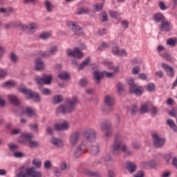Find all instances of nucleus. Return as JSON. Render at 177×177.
<instances>
[{"instance_id":"nucleus-39","label":"nucleus","mask_w":177,"mask_h":177,"mask_svg":"<svg viewBox=\"0 0 177 177\" xmlns=\"http://www.w3.org/2000/svg\"><path fill=\"white\" fill-rule=\"evenodd\" d=\"M82 154V148L81 147H77V148L75 150L73 153V157L75 158H78V157H81Z\"/></svg>"},{"instance_id":"nucleus-18","label":"nucleus","mask_w":177,"mask_h":177,"mask_svg":"<svg viewBox=\"0 0 177 177\" xmlns=\"http://www.w3.org/2000/svg\"><path fill=\"white\" fill-rule=\"evenodd\" d=\"M55 129L58 132L60 131H67L68 129V123L67 121H64L62 123L60 124H55Z\"/></svg>"},{"instance_id":"nucleus-61","label":"nucleus","mask_w":177,"mask_h":177,"mask_svg":"<svg viewBox=\"0 0 177 177\" xmlns=\"http://www.w3.org/2000/svg\"><path fill=\"white\" fill-rule=\"evenodd\" d=\"M94 9L96 10V12H100L102 9H103V4L102 3H97L94 6Z\"/></svg>"},{"instance_id":"nucleus-64","label":"nucleus","mask_w":177,"mask_h":177,"mask_svg":"<svg viewBox=\"0 0 177 177\" xmlns=\"http://www.w3.org/2000/svg\"><path fill=\"white\" fill-rule=\"evenodd\" d=\"M8 75V72L3 69L0 68V78H5Z\"/></svg>"},{"instance_id":"nucleus-52","label":"nucleus","mask_w":177,"mask_h":177,"mask_svg":"<svg viewBox=\"0 0 177 177\" xmlns=\"http://www.w3.org/2000/svg\"><path fill=\"white\" fill-rule=\"evenodd\" d=\"M139 71H140V68L138 66H136L132 68L131 73L133 75H138V74H139Z\"/></svg>"},{"instance_id":"nucleus-14","label":"nucleus","mask_w":177,"mask_h":177,"mask_svg":"<svg viewBox=\"0 0 177 177\" xmlns=\"http://www.w3.org/2000/svg\"><path fill=\"white\" fill-rule=\"evenodd\" d=\"M159 29L162 32H169L172 30V25L169 21H164L160 23Z\"/></svg>"},{"instance_id":"nucleus-8","label":"nucleus","mask_w":177,"mask_h":177,"mask_svg":"<svg viewBox=\"0 0 177 177\" xmlns=\"http://www.w3.org/2000/svg\"><path fill=\"white\" fill-rule=\"evenodd\" d=\"M68 28L73 34V35H77V37H81L84 35V31H82V28L78 26V24L73 21H70L68 24Z\"/></svg>"},{"instance_id":"nucleus-9","label":"nucleus","mask_w":177,"mask_h":177,"mask_svg":"<svg viewBox=\"0 0 177 177\" xmlns=\"http://www.w3.org/2000/svg\"><path fill=\"white\" fill-rule=\"evenodd\" d=\"M34 80L38 85H50L52 82V75H44L42 77L35 75Z\"/></svg>"},{"instance_id":"nucleus-19","label":"nucleus","mask_w":177,"mask_h":177,"mask_svg":"<svg viewBox=\"0 0 177 177\" xmlns=\"http://www.w3.org/2000/svg\"><path fill=\"white\" fill-rule=\"evenodd\" d=\"M26 30L29 35H32L37 30H38V25L36 23H30L29 25H27Z\"/></svg>"},{"instance_id":"nucleus-45","label":"nucleus","mask_w":177,"mask_h":177,"mask_svg":"<svg viewBox=\"0 0 177 177\" xmlns=\"http://www.w3.org/2000/svg\"><path fill=\"white\" fill-rule=\"evenodd\" d=\"M111 135H113V131L109 129L106 130V132L102 136V138H103L104 140H107V139H109V138H110V136H111Z\"/></svg>"},{"instance_id":"nucleus-17","label":"nucleus","mask_w":177,"mask_h":177,"mask_svg":"<svg viewBox=\"0 0 177 177\" xmlns=\"http://www.w3.org/2000/svg\"><path fill=\"white\" fill-rule=\"evenodd\" d=\"M35 68L36 71H41L45 68V62L42 61V59L37 58L35 60Z\"/></svg>"},{"instance_id":"nucleus-30","label":"nucleus","mask_w":177,"mask_h":177,"mask_svg":"<svg viewBox=\"0 0 177 177\" xmlns=\"http://www.w3.org/2000/svg\"><path fill=\"white\" fill-rule=\"evenodd\" d=\"M150 109V104L147 103L141 105L140 109V113L141 114H146V113H149V110Z\"/></svg>"},{"instance_id":"nucleus-47","label":"nucleus","mask_w":177,"mask_h":177,"mask_svg":"<svg viewBox=\"0 0 177 177\" xmlns=\"http://www.w3.org/2000/svg\"><path fill=\"white\" fill-rule=\"evenodd\" d=\"M32 165H35L36 168H41V167H42V162H41L40 160L34 159L32 160Z\"/></svg>"},{"instance_id":"nucleus-53","label":"nucleus","mask_w":177,"mask_h":177,"mask_svg":"<svg viewBox=\"0 0 177 177\" xmlns=\"http://www.w3.org/2000/svg\"><path fill=\"white\" fill-rule=\"evenodd\" d=\"M154 88H156V86L153 83H149L147 85V91H148V92H153Z\"/></svg>"},{"instance_id":"nucleus-37","label":"nucleus","mask_w":177,"mask_h":177,"mask_svg":"<svg viewBox=\"0 0 177 177\" xmlns=\"http://www.w3.org/2000/svg\"><path fill=\"white\" fill-rule=\"evenodd\" d=\"M103 64H105L106 66H107L109 70H114V73H118V71H120V68H118V67L114 68V65L113 64V63L104 62Z\"/></svg>"},{"instance_id":"nucleus-35","label":"nucleus","mask_w":177,"mask_h":177,"mask_svg":"<svg viewBox=\"0 0 177 177\" xmlns=\"http://www.w3.org/2000/svg\"><path fill=\"white\" fill-rule=\"evenodd\" d=\"M9 59L12 63H17L19 62V57H17L16 53L13 51L10 53Z\"/></svg>"},{"instance_id":"nucleus-23","label":"nucleus","mask_w":177,"mask_h":177,"mask_svg":"<svg viewBox=\"0 0 177 177\" xmlns=\"http://www.w3.org/2000/svg\"><path fill=\"white\" fill-rule=\"evenodd\" d=\"M153 19L156 23H162V21H165V17L160 12L154 14Z\"/></svg>"},{"instance_id":"nucleus-54","label":"nucleus","mask_w":177,"mask_h":177,"mask_svg":"<svg viewBox=\"0 0 177 177\" xmlns=\"http://www.w3.org/2000/svg\"><path fill=\"white\" fill-rule=\"evenodd\" d=\"M147 165H149L150 167H154L156 165V161L151 160L149 162H142L143 167H146Z\"/></svg>"},{"instance_id":"nucleus-32","label":"nucleus","mask_w":177,"mask_h":177,"mask_svg":"<svg viewBox=\"0 0 177 177\" xmlns=\"http://www.w3.org/2000/svg\"><path fill=\"white\" fill-rule=\"evenodd\" d=\"M91 13V10L88 8L81 7L77 9V15H89Z\"/></svg>"},{"instance_id":"nucleus-3","label":"nucleus","mask_w":177,"mask_h":177,"mask_svg":"<svg viewBox=\"0 0 177 177\" xmlns=\"http://www.w3.org/2000/svg\"><path fill=\"white\" fill-rule=\"evenodd\" d=\"M24 167L20 168V171L16 174V177H42V173L37 170L35 167H30L23 171Z\"/></svg>"},{"instance_id":"nucleus-24","label":"nucleus","mask_w":177,"mask_h":177,"mask_svg":"<svg viewBox=\"0 0 177 177\" xmlns=\"http://www.w3.org/2000/svg\"><path fill=\"white\" fill-rule=\"evenodd\" d=\"M126 168L130 174H133L136 171V165L131 161H127L126 162Z\"/></svg>"},{"instance_id":"nucleus-38","label":"nucleus","mask_w":177,"mask_h":177,"mask_svg":"<svg viewBox=\"0 0 177 177\" xmlns=\"http://www.w3.org/2000/svg\"><path fill=\"white\" fill-rule=\"evenodd\" d=\"M63 102V96L59 95H56L53 99V104H59Z\"/></svg>"},{"instance_id":"nucleus-43","label":"nucleus","mask_w":177,"mask_h":177,"mask_svg":"<svg viewBox=\"0 0 177 177\" xmlns=\"http://www.w3.org/2000/svg\"><path fill=\"white\" fill-rule=\"evenodd\" d=\"M162 59H165L167 60V62H171L172 61V57H171V55L167 53H164L162 55H160Z\"/></svg>"},{"instance_id":"nucleus-44","label":"nucleus","mask_w":177,"mask_h":177,"mask_svg":"<svg viewBox=\"0 0 177 177\" xmlns=\"http://www.w3.org/2000/svg\"><path fill=\"white\" fill-rule=\"evenodd\" d=\"M16 28H20L22 31H26L27 30V25H24L20 22H16Z\"/></svg>"},{"instance_id":"nucleus-16","label":"nucleus","mask_w":177,"mask_h":177,"mask_svg":"<svg viewBox=\"0 0 177 177\" xmlns=\"http://www.w3.org/2000/svg\"><path fill=\"white\" fill-rule=\"evenodd\" d=\"M67 55L71 57H75V59H81L82 57V53L80 51L78 48H75L73 51H68Z\"/></svg>"},{"instance_id":"nucleus-58","label":"nucleus","mask_w":177,"mask_h":177,"mask_svg":"<svg viewBox=\"0 0 177 177\" xmlns=\"http://www.w3.org/2000/svg\"><path fill=\"white\" fill-rule=\"evenodd\" d=\"M80 86L85 87L88 85V80L86 79H81L79 83Z\"/></svg>"},{"instance_id":"nucleus-59","label":"nucleus","mask_w":177,"mask_h":177,"mask_svg":"<svg viewBox=\"0 0 177 177\" xmlns=\"http://www.w3.org/2000/svg\"><path fill=\"white\" fill-rule=\"evenodd\" d=\"M109 15L111 17H113V19H115L120 16V13L117 11H109Z\"/></svg>"},{"instance_id":"nucleus-11","label":"nucleus","mask_w":177,"mask_h":177,"mask_svg":"<svg viewBox=\"0 0 177 177\" xmlns=\"http://www.w3.org/2000/svg\"><path fill=\"white\" fill-rule=\"evenodd\" d=\"M151 137L153 140V146L156 149H160L164 146L165 139L160 138L157 133H152Z\"/></svg>"},{"instance_id":"nucleus-48","label":"nucleus","mask_w":177,"mask_h":177,"mask_svg":"<svg viewBox=\"0 0 177 177\" xmlns=\"http://www.w3.org/2000/svg\"><path fill=\"white\" fill-rule=\"evenodd\" d=\"M6 30H10L12 28H16V22H10L5 25Z\"/></svg>"},{"instance_id":"nucleus-7","label":"nucleus","mask_w":177,"mask_h":177,"mask_svg":"<svg viewBox=\"0 0 177 177\" xmlns=\"http://www.w3.org/2000/svg\"><path fill=\"white\" fill-rule=\"evenodd\" d=\"M104 107L102 109L103 113H111L114 110V100L110 95L104 97Z\"/></svg>"},{"instance_id":"nucleus-40","label":"nucleus","mask_w":177,"mask_h":177,"mask_svg":"<svg viewBox=\"0 0 177 177\" xmlns=\"http://www.w3.org/2000/svg\"><path fill=\"white\" fill-rule=\"evenodd\" d=\"M59 169L63 171H67V169H70V167L67 165V162L66 161H62L59 164Z\"/></svg>"},{"instance_id":"nucleus-5","label":"nucleus","mask_w":177,"mask_h":177,"mask_svg":"<svg viewBox=\"0 0 177 177\" xmlns=\"http://www.w3.org/2000/svg\"><path fill=\"white\" fill-rule=\"evenodd\" d=\"M127 82L130 86L129 92L131 93H135L136 96H142L143 94V86L135 84L132 79L129 80Z\"/></svg>"},{"instance_id":"nucleus-13","label":"nucleus","mask_w":177,"mask_h":177,"mask_svg":"<svg viewBox=\"0 0 177 177\" xmlns=\"http://www.w3.org/2000/svg\"><path fill=\"white\" fill-rule=\"evenodd\" d=\"M80 135H81L80 131H75L71 134L69 142L71 146H75V145L78 143V141L80 140Z\"/></svg>"},{"instance_id":"nucleus-10","label":"nucleus","mask_w":177,"mask_h":177,"mask_svg":"<svg viewBox=\"0 0 177 177\" xmlns=\"http://www.w3.org/2000/svg\"><path fill=\"white\" fill-rule=\"evenodd\" d=\"M82 136L87 142H95V140H96V131L93 129H87L84 130Z\"/></svg>"},{"instance_id":"nucleus-49","label":"nucleus","mask_w":177,"mask_h":177,"mask_svg":"<svg viewBox=\"0 0 177 177\" xmlns=\"http://www.w3.org/2000/svg\"><path fill=\"white\" fill-rule=\"evenodd\" d=\"M44 167L45 169H50L52 168V162L50 160L44 161Z\"/></svg>"},{"instance_id":"nucleus-51","label":"nucleus","mask_w":177,"mask_h":177,"mask_svg":"<svg viewBox=\"0 0 177 177\" xmlns=\"http://www.w3.org/2000/svg\"><path fill=\"white\" fill-rule=\"evenodd\" d=\"M149 111H150L152 115H156V114H157V112H158L157 107H156V106H154L151 104H150Z\"/></svg>"},{"instance_id":"nucleus-26","label":"nucleus","mask_w":177,"mask_h":177,"mask_svg":"<svg viewBox=\"0 0 177 177\" xmlns=\"http://www.w3.org/2000/svg\"><path fill=\"white\" fill-rule=\"evenodd\" d=\"M111 127V122L110 120H104L100 124V129L102 131H108Z\"/></svg>"},{"instance_id":"nucleus-20","label":"nucleus","mask_w":177,"mask_h":177,"mask_svg":"<svg viewBox=\"0 0 177 177\" xmlns=\"http://www.w3.org/2000/svg\"><path fill=\"white\" fill-rule=\"evenodd\" d=\"M57 53V46H53L48 48V50L44 53L43 56L44 57H46V56H53Z\"/></svg>"},{"instance_id":"nucleus-31","label":"nucleus","mask_w":177,"mask_h":177,"mask_svg":"<svg viewBox=\"0 0 177 177\" xmlns=\"http://www.w3.org/2000/svg\"><path fill=\"white\" fill-rule=\"evenodd\" d=\"M89 62H91V57H87L79 66L78 70H84V68L86 67L88 64H89Z\"/></svg>"},{"instance_id":"nucleus-6","label":"nucleus","mask_w":177,"mask_h":177,"mask_svg":"<svg viewBox=\"0 0 177 177\" xmlns=\"http://www.w3.org/2000/svg\"><path fill=\"white\" fill-rule=\"evenodd\" d=\"M22 138L27 140L28 146L30 149H38L39 147V142L32 140L34 138L32 133H24L22 134Z\"/></svg>"},{"instance_id":"nucleus-27","label":"nucleus","mask_w":177,"mask_h":177,"mask_svg":"<svg viewBox=\"0 0 177 177\" xmlns=\"http://www.w3.org/2000/svg\"><path fill=\"white\" fill-rule=\"evenodd\" d=\"M51 143L56 147H63V141L56 137H53L51 138Z\"/></svg>"},{"instance_id":"nucleus-63","label":"nucleus","mask_w":177,"mask_h":177,"mask_svg":"<svg viewBox=\"0 0 177 177\" xmlns=\"http://www.w3.org/2000/svg\"><path fill=\"white\" fill-rule=\"evenodd\" d=\"M41 93H42V95H50V90L47 88H42Z\"/></svg>"},{"instance_id":"nucleus-1","label":"nucleus","mask_w":177,"mask_h":177,"mask_svg":"<svg viewBox=\"0 0 177 177\" xmlns=\"http://www.w3.org/2000/svg\"><path fill=\"white\" fill-rule=\"evenodd\" d=\"M65 104L59 106L56 109L57 114H71L75 111L77 105L78 104V98L77 97H73L71 98H66Z\"/></svg>"},{"instance_id":"nucleus-57","label":"nucleus","mask_w":177,"mask_h":177,"mask_svg":"<svg viewBox=\"0 0 177 177\" xmlns=\"http://www.w3.org/2000/svg\"><path fill=\"white\" fill-rule=\"evenodd\" d=\"M54 174L55 176L60 177L62 176V170L59 167H55L54 169Z\"/></svg>"},{"instance_id":"nucleus-62","label":"nucleus","mask_w":177,"mask_h":177,"mask_svg":"<svg viewBox=\"0 0 177 177\" xmlns=\"http://www.w3.org/2000/svg\"><path fill=\"white\" fill-rule=\"evenodd\" d=\"M14 156L16 158H23V157H24V154L21 151H17L14 153Z\"/></svg>"},{"instance_id":"nucleus-41","label":"nucleus","mask_w":177,"mask_h":177,"mask_svg":"<svg viewBox=\"0 0 177 177\" xmlns=\"http://www.w3.org/2000/svg\"><path fill=\"white\" fill-rule=\"evenodd\" d=\"M100 21H102L103 23H106L109 21V17L107 16V13H106V12H102L100 15Z\"/></svg>"},{"instance_id":"nucleus-22","label":"nucleus","mask_w":177,"mask_h":177,"mask_svg":"<svg viewBox=\"0 0 177 177\" xmlns=\"http://www.w3.org/2000/svg\"><path fill=\"white\" fill-rule=\"evenodd\" d=\"M8 99L10 103V104H13V106H20V101L19 98L15 95H9L8 96Z\"/></svg>"},{"instance_id":"nucleus-33","label":"nucleus","mask_w":177,"mask_h":177,"mask_svg":"<svg viewBox=\"0 0 177 177\" xmlns=\"http://www.w3.org/2000/svg\"><path fill=\"white\" fill-rule=\"evenodd\" d=\"M44 6L48 13H50L51 12H53V5H52V3H50L49 0H46L44 1Z\"/></svg>"},{"instance_id":"nucleus-50","label":"nucleus","mask_w":177,"mask_h":177,"mask_svg":"<svg viewBox=\"0 0 177 177\" xmlns=\"http://www.w3.org/2000/svg\"><path fill=\"white\" fill-rule=\"evenodd\" d=\"M29 128H30V129H32V131H34V132H36L37 133H38L39 132V129H38V124H29Z\"/></svg>"},{"instance_id":"nucleus-36","label":"nucleus","mask_w":177,"mask_h":177,"mask_svg":"<svg viewBox=\"0 0 177 177\" xmlns=\"http://www.w3.org/2000/svg\"><path fill=\"white\" fill-rule=\"evenodd\" d=\"M167 124L174 131V132H177V125L175 124L174 120L169 119L167 121Z\"/></svg>"},{"instance_id":"nucleus-29","label":"nucleus","mask_w":177,"mask_h":177,"mask_svg":"<svg viewBox=\"0 0 177 177\" xmlns=\"http://www.w3.org/2000/svg\"><path fill=\"white\" fill-rule=\"evenodd\" d=\"M25 114L28 115V117H35V115H37V112H35V110L31 109L30 107H26L24 110Z\"/></svg>"},{"instance_id":"nucleus-21","label":"nucleus","mask_w":177,"mask_h":177,"mask_svg":"<svg viewBox=\"0 0 177 177\" xmlns=\"http://www.w3.org/2000/svg\"><path fill=\"white\" fill-rule=\"evenodd\" d=\"M104 77L103 72H100L99 71H95L93 73V79L97 85L100 83V80Z\"/></svg>"},{"instance_id":"nucleus-56","label":"nucleus","mask_w":177,"mask_h":177,"mask_svg":"<svg viewBox=\"0 0 177 177\" xmlns=\"http://www.w3.org/2000/svg\"><path fill=\"white\" fill-rule=\"evenodd\" d=\"M50 37V34L48 32H43L40 35V38L41 39H48Z\"/></svg>"},{"instance_id":"nucleus-28","label":"nucleus","mask_w":177,"mask_h":177,"mask_svg":"<svg viewBox=\"0 0 177 177\" xmlns=\"http://www.w3.org/2000/svg\"><path fill=\"white\" fill-rule=\"evenodd\" d=\"M89 151H90L91 154H92L93 156H96V154H97V153H99V151H100V150L99 149V144H96L95 145L90 146Z\"/></svg>"},{"instance_id":"nucleus-42","label":"nucleus","mask_w":177,"mask_h":177,"mask_svg":"<svg viewBox=\"0 0 177 177\" xmlns=\"http://www.w3.org/2000/svg\"><path fill=\"white\" fill-rule=\"evenodd\" d=\"M58 77L60 80H68L70 78V75L67 72H61Z\"/></svg>"},{"instance_id":"nucleus-2","label":"nucleus","mask_w":177,"mask_h":177,"mask_svg":"<svg viewBox=\"0 0 177 177\" xmlns=\"http://www.w3.org/2000/svg\"><path fill=\"white\" fill-rule=\"evenodd\" d=\"M18 91L20 93H23L24 96H26V99H32L36 103L41 102V96L37 92H33L31 89L27 88L24 84L19 85Z\"/></svg>"},{"instance_id":"nucleus-55","label":"nucleus","mask_w":177,"mask_h":177,"mask_svg":"<svg viewBox=\"0 0 177 177\" xmlns=\"http://www.w3.org/2000/svg\"><path fill=\"white\" fill-rule=\"evenodd\" d=\"M167 44L169 45V46H175L176 45V42L173 38H170L167 41Z\"/></svg>"},{"instance_id":"nucleus-34","label":"nucleus","mask_w":177,"mask_h":177,"mask_svg":"<svg viewBox=\"0 0 177 177\" xmlns=\"http://www.w3.org/2000/svg\"><path fill=\"white\" fill-rule=\"evenodd\" d=\"M1 86L3 88H15L16 86V82L15 81L8 80L4 82Z\"/></svg>"},{"instance_id":"nucleus-46","label":"nucleus","mask_w":177,"mask_h":177,"mask_svg":"<svg viewBox=\"0 0 177 177\" xmlns=\"http://www.w3.org/2000/svg\"><path fill=\"white\" fill-rule=\"evenodd\" d=\"M129 111L131 115H135V114H136V111H138V106L132 105L131 107L129 109Z\"/></svg>"},{"instance_id":"nucleus-25","label":"nucleus","mask_w":177,"mask_h":177,"mask_svg":"<svg viewBox=\"0 0 177 177\" xmlns=\"http://www.w3.org/2000/svg\"><path fill=\"white\" fill-rule=\"evenodd\" d=\"M84 175L91 177H102V174L97 171H92L90 169H86L84 171Z\"/></svg>"},{"instance_id":"nucleus-60","label":"nucleus","mask_w":177,"mask_h":177,"mask_svg":"<svg viewBox=\"0 0 177 177\" xmlns=\"http://www.w3.org/2000/svg\"><path fill=\"white\" fill-rule=\"evenodd\" d=\"M164 157L167 160V162H169L172 157H174V154L172 153H166Z\"/></svg>"},{"instance_id":"nucleus-4","label":"nucleus","mask_w":177,"mask_h":177,"mask_svg":"<svg viewBox=\"0 0 177 177\" xmlns=\"http://www.w3.org/2000/svg\"><path fill=\"white\" fill-rule=\"evenodd\" d=\"M121 146H122V142L121 141V136L117 135L113 140L111 150L113 156H118L121 154Z\"/></svg>"},{"instance_id":"nucleus-12","label":"nucleus","mask_w":177,"mask_h":177,"mask_svg":"<svg viewBox=\"0 0 177 177\" xmlns=\"http://www.w3.org/2000/svg\"><path fill=\"white\" fill-rule=\"evenodd\" d=\"M161 67L163 70H165L167 77H169L170 78H174L175 77V71H174V68L171 66L165 63H162Z\"/></svg>"},{"instance_id":"nucleus-15","label":"nucleus","mask_w":177,"mask_h":177,"mask_svg":"<svg viewBox=\"0 0 177 177\" xmlns=\"http://www.w3.org/2000/svg\"><path fill=\"white\" fill-rule=\"evenodd\" d=\"M112 53L114 56H121L122 57L127 56V51L124 49L120 50L118 46L112 48Z\"/></svg>"}]
</instances>
